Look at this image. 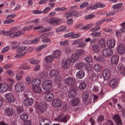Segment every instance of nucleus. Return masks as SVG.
Returning a JSON list of instances; mask_svg holds the SVG:
<instances>
[{"instance_id": "58", "label": "nucleus", "mask_w": 125, "mask_h": 125, "mask_svg": "<svg viewBox=\"0 0 125 125\" xmlns=\"http://www.w3.org/2000/svg\"><path fill=\"white\" fill-rule=\"evenodd\" d=\"M56 11H65V10H67V8L65 7H57L55 9Z\"/></svg>"}, {"instance_id": "63", "label": "nucleus", "mask_w": 125, "mask_h": 125, "mask_svg": "<svg viewBox=\"0 0 125 125\" xmlns=\"http://www.w3.org/2000/svg\"><path fill=\"white\" fill-rule=\"evenodd\" d=\"M13 65L12 64H5L3 68L5 69V70H7V69H10V68H12Z\"/></svg>"}, {"instance_id": "41", "label": "nucleus", "mask_w": 125, "mask_h": 125, "mask_svg": "<svg viewBox=\"0 0 125 125\" xmlns=\"http://www.w3.org/2000/svg\"><path fill=\"white\" fill-rule=\"evenodd\" d=\"M32 89L36 93H41L42 91V88L38 86L32 87Z\"/></svg>"}, {"instance_id": "16", "label": "nucleus", "mask_w": 125, "mask_h": 125, "mask_svg": "<svg viewBox=\"0 0 125 125\" xmlns=\"http://www.w3.org/2000/svg\"><path fill=\"white\" fill-rule=\"evenodd\" d=\"M113 120L117 125H123V122L122 121V119H121V117H120V115H119L118 114L114 115L113 117Z\"/></svg>"}, {"instance_id": "45", "label": "nucleus", "mask_w": 125, "mask_h": 125, "mask_svg": "<svg viewBox=\"0 0 125 125\" xmlns=\"http://www.w3.org/2000/svg\"><path fill=\"white\" fill-rule=\"evenodd\" d=\"M79 59V56L77 54H73L71 56V62H76Z\"/></svg>"}, {"instance_id": "4", "label": "nucleus", "mask_w": 125, "mask_h": 125, "mask_svg": "<svg viewBox=\"0 0 125 125\" xmlns=\"http://www.w3.org/2000/svg\"><path fill=\"white\" fill-rule=\"evenodd\" d=\"M70 119V116L60 115L57 118L54 119L55 122H60L61 123H67L68 120Z\"/></svg>"}, {"instance_id": "15", "label": "nucleus", "mask_w": 125, "mask_h": 125, "mask_svg": "<svg viewBox=\"0 0 125 125\" xmlns=\"http://www.w3.org/2000/svg\"><path fill=\"white\" fill-rule=\"evenodd\" d=\"M34 103V99L33 98H29L27 97L23 101V104L24 106H32Z\"/></svg>"}, {"instance_id": "6", "label": "nucleus", "mask_w": 125, "mask_h": 125, "mask_svg": "<svg viewBox=\"0 0 125 125\" xmlns=\"http://www.w3.org/2000/svg\"><path fill=\"white\" fill-rule=\"evenodd\" d=\"M16 30H17V27H13L9 31L2 30L0 31V35H3V36H10L11 37L12 35H13L14 31H16Z\"/></svg>"}, {"instance_id": "40", "label": "nucleus", "mask_w": 125, "mask_h": 125, "mask_svg": "<svg viewBox=\"0 0 125 125\" xmlns=\"http://www.w3.org/2000/svg\"><path fill=\"white\" fill-rule=\"evenodd\" d=\"M53 60V56L49 55L47 56L44 59V61L46 63H51Z\"/></svg>"}, {"instance_id": "56", "label": "nucleus", "mask_w": 125, "mask_h": 125, "mask_svg": "<svg viewBox=\"0 0 125 125\" xmlns=\"http://www.w3.org/2000/svg\"><path fill=\"white\" fill-rule=\"evenodd\" d=\"M78 46L79 47L83 48V47H85V46H86V44L84 43V42H83L82 40H81Z\"/></svg>"}, {"instance_id": "3", "label": "nucleus", "mask_w": 125, "mask_h": 125, "mask_svg": "<svg viewBox=\"0 0 125 125\" xmlns=\"http://www.w3.org/2000/svg\"><path fill=\"white\" fill-rule=\"evenodd\" d=\"M47 22L49 24L54 25V26H58V25H61L62 22H63V21L61 19L51 18L47 20Z\"/></svg>"}, {"instance_id": "2", "label": "nucleus", "mask_w": 125, "mask_h": 125, "mask_svg": "<svg viewBox=\"0 0 125 125\" xmlns=\"http://www.w3.org/2000/svg\"><path fill=\"white\" fill-rule=\"evenodd\" d=\"M42 87L44 90L48 91V90H50L51 87H52V82L49 80L44 81L42 83Z\"/></svg>"}, {"instance_id": "26", "label": "nucleus", "mask_w": 125, "mask_h": 125, "mask_svg": "<svg viewBox=\"0 0 125 125\" xmlns=\"http://www.w3.org/2000/svg\"><path fill=\"white\" fill-rule=\"evenodd\" d=\"M111 62L112 64L117 65L119 63V56L115 55L111 58Z\"/></svg>"}, {"instance_id": "51", "label": "nucleus", "mask_w": 125, "mask_h": 125, "mask_svg": "<svg viewBox=\"0 0 125 125\" xmlns=\"http://www.w3.org/2000/svg\"><path fill=\"white\" fill-rule=\"evenodd\" d=\"M26 48L27 47L26 46H22L21 47H20L17 50V53H23V51H24V50H26Z\"/></svg>"}, {"instance_id": "59", "label": "nucleus", "mask_w": 125, "mask_h": 125, "mask_svg": "<svg viewBox=\"0 0 125 125\" xmlns=\"http://www.w3.org/2000/svg\"><path fill=\"white\" fill-rule=\"evenodd\" d=\"M82 36L81 34L77 33L74 34V33L72 32V39H77L78 38H80Z\"/></svg>"}, {"instance_id": "39", "label": "nucleus", "mask_w": 125, "mask_h": 125, "mask_svg": "<svg viewBox=\"0 0 125 125\" xmlns=\"http://www.w3.org/2000/svg\"><path fill=\"white\" fill-rule=\"evenodd\" d=\"M29 50H26L23 53H18L19 54H17L15 57V58H20L21 57H23V56H25L27 53H29Z\"/></svg>"}, {"instance_id": "9", "label": "nucleus", "mask_w": 125, "mask_h": 125, "mask_svg": "<svg viewBox=\"0 0 125 125\" xmlns=\"http://www.w3.org/2000/svg\"><path fill=\"white\" fill-rule=\"evenodd\" d=\"M5 99L6 101L10 103H14L15 102V98L12 95L11 93H8L5 95Z\"/></svg>"}, {"instance_id": "60", "label": "nucleus", "mask_w": 125, "mask_h": 125, "mask_svg": "<svg viewBox=\"0 0 125 125\" xmlns=\"http://www.w3.org/2000/svg\"><path fill=\"white\" fill-rule=\"evenodd\" d=\"M65 52L67 55H69V54H70L71 52H72V50L69 47H66L65 49Z\"/></svg>"}, {"instance_id": "53", "label": "nucleus", "mask_w": 125, "mask_h": 125, "mask_svg": "<svg viewBox=\"0 0 125 125\" xmlns=\"http://www.w3.org/2000/svg\"><path fill=\"white\" fill-rule=\"evenodd\" d=\"M64 17L66 18V20L71 19V18H73V16L71 14L70 12H68L64 14Z\"/></svg>"}, {"instance_id": "22", "label": "nucleus", "mask_w": 125, "mask_h": 125, "mask_svg": "<svg viewBox=\"0 0 125 125\" xmlns=\"http://www.w3.org/2000/svg\"><path fill=\"white\" fill-rule=\"evenodd\" d=\"M107 45L109 48H114L116 45V40L115 39H110L107 42Z\"/></svg>"}, {"instance_id": "57", "label": "nucleus", "mask_w": 125, "mask_h": 125, "mask_svg": "<svg viewBox=\"0 0 125 125\" xmlns=\"http://www.w3.org/2000/svg\"><path fill=\"white\" fill-rule=\"evenodd\" d=\"M91 36H92V37H100L101 36V33L99 32L92 33H91Z\"/></svg>"}, {"instance_id": "42", "label": "nucleus", "mask_w": 125, "mask_h": 125, "mask_svg": "<svg viewBox=\"0 0 125 125\" xmlns=\"http://www.w3.org/2000/svg\"><path fill=\"white\" fill-rule=\"evenodd\" d=\"M79 86L80 89H81V90L85 89V88H86V83L84 82H80Z\"/></svg>"}, {"instance_id": "25", "label": "nucleus", "mask_w": 125, "mask_h": 125, "mask_svg": "<svg viewBox=\"0 0 125 125\" xmlns=\"http://www.w3.org/2000/svg\"><path fill=\"white\" fill-rule=\"evenodd\" d=\"M118 52L119 54H124L125 53V47L123 44H120L118 46Z\"/></svg>"}, {"instance_id": "35", "label": "nucleus", "mask_w": 125, "mask_h": 125, "mask_svg": "<svg viewBox=\"0 0 125 125\" xmlns=\"http://www.w3.org/2000/svg\"><path fill=\"white\" fill-rule=\"evenodd\" d=\"M84 66V64H83V62H78L75 64V67L76 69H77L78 70H81V69H83Z\"/></svg>"}, {"instance_id": "30", "label": "nucleus", "mask_w": 125, "mask_h": 125, "mask_svg": "<svg viewBox=\"0 0 125 125\" xmlns=\"http://www.w3.org/2000/svg\"><path fill=\"white\" fill-rule=\"evenodd\" d=\"M123 6V3H119L116 4L113 6V8L114 11H116L117 12L121 11L119 8H121Z\"/></svg>"}, {"instance_id": "49", "label": "nucleus", "mask_w": 125, "mask_h": 125, "mask_svg": "<svg viewBox=\"0 0 125 125\" xmlns=\"http://www.w3.org/2000/svg\"><path fill=\"white\" fill-rule=\"evenodd\" d=\"M54 82L57 83H60V82H62V77L58 76V75H56L55 76V78L54 79Z\"/></svg>"}, {"instance_id": "44", "label": "nucleus", "mask_w": 125, "mask_h": 125, "mask_svg": "<svg viewBox=\"0 0 125 125\" xmlns=\"http://www.w3.org/2000/svg\"><path fill=\"white\" fill-rule=\"evenodd\" d=\"M76 52L79 56H82V55H84L85 54V51L83 49H77Z\"/></svg>"}, {"instance_id": "34", "label": "nucleus", "mask_w": 125, "mask_h": 125, "mask_svg": "<svg viewBox=\"0 0 125 125\" xmlns=\"http://www.w3.org/2000/svg\"><path fill=\"white\" fill-rule=\"evenodd\" d=\"M20 68L22 70H29V69H30L31 66H30V65H29L27 63L24 62L21 64Z\"/></svg>"}, {"instance_id": "7", "label": "nucleus", "mask_w": 125, "mask_h": 125, "mask_svg": "<svg viewBox=\"0 0 125 125\" xmlns=\"http://www.w3.org/2000/svg\"><path fill=\"white\" fill-rule=\"evenodd\" d=\"M71 64V59H67V60L64 59L62 61V65L63 69L67 70L70 67Z\"/></svg>"}, {"instance_id": "20", "label": "nucleus", "mask_w": 125, "mask_h": 125, "mask_svg": "<svg viewBox=\"0 0 125 125\" xmlns=\"http://www.w3.org/2000/svg\"><path fill=\"white\" fill-rule=\"evenodd\" d=\"M24 34H25V31H24V30H20L18 31H16V32H15L13 35L11 36H10V38H11L12 39H13L14 38H16L17 37H20V36H22V35H24Z\"/></svg>"}, {"instance_id": "10", "label": "nucleus", "mask_w": 125, "mask_h": 125, "mask_svg": "<svg viewBox=\"0 0 125 125\" xmlns=\"http://www.w3.org/2000/svg\"><path fill=\"white\" fill-rule=\"evenodd\" d=\"M98 7L99 8H102L103 7H105V5L101 3H97L92 6H88L86 8V10H90V9H92V10L97 9V8H98Z\"/></svg>"}, {"instance_id": "18", "label": "nucleus", "mask_w": 125, "mask_h": 125, "mask_svg": "<svg viewBox=\"0 0 125 125\" xmlns=\"http://www.w3.org/2000/svg\"><path fill=\"white\" fill-rule=\"evenodd\" d=\"M44 99L45 101H47L48 102L52 101V100L54 99V94L51 93H47L44 97Z\"/></svg>"}, {"instance_id": "1", "label": "nucleus", "mask_w": 125, "mask_h": 125, "mask_svg": "<svg viewBox=\"0 0 125 125\" xmlns=\"http://www.w3.org/2000/svg\"><path fill=\"white\" fill-rule=\"evenodd\" d=\"M82 100L84 104L87 105L91 103L92 99L91 98V97H89V94H88V92L86 91L84 92L82 95Z\"/></svg>"}, {"instance_id": "32", "label": "nucleus", "mask_w": 125, "mask_h": 125, "mask_svg": "<svg viewBox=\"0 0 125 125\" xmlns=\"http://www.w3.org/2000/svg\"><path fill=\"white\" fill-rule=\"evenodd\" d=\"M42 83V82H41V80L38 79H34L33 80L32 82V84L34 86H39Z\"/></svg>"}, {"instance_id": "19", "label": "nucleus", "mask_w": 125, "mask_h": 125, "mask_svg": "<svg viewBox=\"0 0 125 125\" xmlns=\"http://www.w3.org/2000/svg\"><path fill=\"white\" fill-rule=\"evenodd\" d=\"M41 29H42V33H43V32H49V31H50V30H51L52 28H51V27H48L44 28L43 26H42V25L35 26L33 28V30H40Z\"/></svg>"}, {"instance_id": "62", "label": "nucleus", "mask_w": 125, "mask_h": 125, "mask_svg": "<svg viewBox=\"0 0 125 125\" xmlns=\"http://www.w3.org/2000/svg\"><path fill=\"white\" fill-rule=\"evenodd\" d=\"M10 49V47L9 46H6L4 47L1 50V53L3 54V53H5V52H7V51H8V50H9Z\"/></svg>"}, {"instance_id": "27", "label": "nucleus", "mask_w": 125, "mask_h": 125, "mask_svg": "<svg viewBox=\"0 0 125 125\" xmlns=\"http://www.w3.org/2000/svg\"><path fill=\"white\" fill-rule=\"evenodd\" d=\"M118 68L119 69L120 74L122 75H125V67L123 65V64L120 63L118 65Z\"/></svg>"}, {"instance_id": "61", "label": "nucleus", "mask_w": 125, "mask_h": 125, "mask_svg": "<svg viewBox=\"0 0 125 125\" xmlns=\"http://www.w3.org/2000/svg\"><path fill=\"white\" fill-rule=\"evenodd\" d=\"M105 21H106V20H100L98 21H97L95 25L96 26H100V25H102V24H103V22H105Z\"/></svg>"}, {"instance_id": "12", "label": "nucleus", "mask_w": 125, "mask_h": 125, "mask_svg": "<svg viewBox=\"0 0 125 125\" xmlns=\"http://www.w3.org/2000/svg\"><path fill=\"white\" fill-rule=\"evenodd\" d=\"M65 83L68 85H74L76 83V80L73 77H68L65 79Z\"/></svg>"}, {"instance_id": "23", "label": "nucleus", "mask_w": 125, "mask_h": 125, "mask_svg": "<svg viewBox=\"0 0 125 125\" xmlns=\"http://www.w3.org/2000/svg\"><path fill=\"white\" fill-rule=\"evenodd\" d=\"M4 109L7 116H10L13 115V109H12V108H10V107L8 106H5L4 107Z\"/></svg>"}, {"instance_id": "55", "label": "nucleus", "mask_w": 125, "mask_h": 125, "mask_svg": "<svg viewBox=\"0 0 125 125\" xmlns=\"http://www.w3.org/2000/svg\"><path fill=\"white\" fill-rule=\"evenodd\" d=\"M33 25H29L28 26H25L23 27L22 31H24V33H25L26 31H30V30H32L33 29Z\"/></svg>"}, {"instance_id": "13", "label": "nucleus", "mask_w": 125, "mask_h": 125, "mask_svg": "<svg viewBox=\"0 0 125 125\" xmlns=\"http://www.w3.org/2000/svg\"><path fill=\"white\" fill-rule=\"evenodd\" d=\"M102 53L104 57H109L113 55V50L109 48H106L103 50Z\"/></svg>"}, {"instance_id": "37", "label": "nucleus", "mask_w": 125, "mask_h": 125, "mask_svg": "<svg viewBox=\"0 0 125 125\" xmlns=\"http://www.w3.org/2000/svg\"><path fill=\"white\" fill-rule=\"evenodd\" d=\"M53 55L55 58H59L61 56V51L59 50H56L53 52Z\"/></svg>"}, {"instance_id": "14", "label": "nucleus", "mask_w": 125, "mask_h": 125, "mask_svg": "<svg viewBox=\"0 0 125 125\" xmlns=\"http://www.w3.org/2000/svg\"><path fill=\"white\" fill-rule=\"evenodd\" d=\"M52 106L56 108H59L62 106V101L58 99H54L52 103Z\"/></svg>"}, {"instance_id": "46", "label": "nucleus", "mask_w": 125, "mask_h": 125, "mask_svg": "<svg viewBox=\"0 0 125 125\" xmlns=\"http://www.w3.org/2000/svg\"><path fill=\"white\" fill-rule=\"evenodd\" d=\"M11 43L13 46L12 49H17V48L19 46V44L20 43L19 42H11Z\"/></svg>"}, {"instance_id": "52", "label": "nucleus", "mask_w": 125, "mask_h": 125, "mask_svg": "<svg viewBox=\"0 0 125 125\" xmlns=\"http://www.w3.org/2000/svg\"><path fill=\"white\" fill-rule=\"evenodd\" d=\"M28 118H29V116L26 113H23L21 115V119L22 121H27Z\"/></svg>"}, {"instance_id": "24", "label": "nucleus", "mask_w": 125, "mask_h": 125, "mask_svg": "<svg viewBox=\"0 0 125 125\" xmlns=\"http://www.w3.org/2000/svg\"><path fill=\"white\" fill-rule=\"evenodd\" d=\"M8 89V85L7 83H3L1 84L0 87V92L1 93H4V92H6Z\"/></svg>"}, {"instance_id": "8", "label": "nucleus", "mask_w": 125, "mask_h": 125, "mask_svg": "<svg viewBox=\"0 0 125 125\" xmlns=\"http://www.w3.org/2000/svg\"><path fill=\"white\" fill-rule=\"evenodd\" d=\"M46 103L45 102H43L42 103H40L39 105H36L37 106V109L39 110V111L41 113H44L46 111Z\"/></svg>"}, {"instance_id": "31", "label": "nucleus", "mask_w": 125, "mask_h": 125, "mask_svg": "<svg viewBox=\"0 0 125 125\" xmlns=\"http://www.w3.org/2000/svg\"><path fill=\"white\" fill-rule=\"evenodd\" d=\"M85 74L84 73V71L83 70H80L76 74V77L77 79H83L85 76Z\"/></svg>"}, {"instance_id": "43", "label": "nucleus", "mask_w": 125, "mask_h": 125, "mask_svg": "<svg viewBox=\"0 0 125 125\" xmlns=\"http://www.w3.org/2000/svg\"><path fill=\"white\" fill-rule=\"evenodd\" d=\"M92 49L94 52L97 53L100 51V47L97 44H94L92 46Z\"/></svg>"}, {"instance_id": "36", "label": "nucleus", "mask_w": 125, "mask_h": 125, "mask_svg": "<svg viewBox=\"0 0 125 125\" xmlns=\"http://www.w3.org/2000/svg\"><path fill=\"white\" fill-rule=\"evenodd\" d=\"M93 57L96 61H98V62H100L101 63H104V62H105V59H104L102 57H96V56L94 55Z\"/></svg>"}, {"instance_id": "21", "label": "nucleus", "mask_w": 125, "mask_h": 125, "mask_svg": "<svg viewBox=\"0 0 125 125\" xmlns=\"http://www.w3.org/2000/svg\"><path fill=\"white\" fill-rule=\"evenodd\" d=\"M111 74V71L108 69H105L103 72V76L104 79L108 80L110 78V74Z\"/></svg>"}, {"instance_id": "64", "label": "nucleus", "mask_w": 125, "mask_h": 125, "mask_svg": "<svg viewBox=\"0 0 125 125\" xmlns=\"http://www.w3.org/2000/svg\"><path fill=\"white\" fill-rule=\"evenodd\" d=\"M85 68H86V70H87V71H91L92 70V65H91V64L88 63V64H87L85 66Z\"/></svg>"}, {"instance_id": "48", "label": "nucleus", "mask_w": 125, "mask_h": 125, "mask_svg": "<svg viewBox=\"0 0 125 125\" xmlns=\"http://www.w3.org/2000/svg\"><path fill=\"white\" fill-rule=\"evenodd\" d=\"M101 65H99V64H95L94 66V69L96 72L98 73L101 71Z\"/></svg>"}, {"instance_id": "5", "label": "nucleus", "mask_w": 125, "mask_h": 125, "mask_svg": "<svg viewBox=\"0 0 125 125\" xmlns=\"http://www.w3.org/2000/svg\"><path fill=\"white\" fill-rule=\"evenodd\" d=\"M16 91L17 92H22L25 90V85L22 82H19L15 85Z\"/></svg>"}, {"instance_id": "50", "label": "nucleus", "mask_w": 125, "mask_h": 125, "mask_svg": "<svg viewBox=\"0 0 125 125\" xmlns=\"http://www.w3.org/2000/svg\"><path fill=\"white\" fill-rule=\"evenodd\" d=\"M66 29H67L66 26H61L56 30V33H61V32H64Z\"/></svg>"}, {"instance_id": "47", "label": "nucleus", "mask_w": 125, "mask_h": 125, "mask_svg": "<svg viewBox=\"0 0 125 125\" xmlns=\"http://www.w3.org/2000/svg\"><path fill=\"white\" fill-rule=\"evenodd\" d=\"M58 74H59V72L56 69H53L50 71V75L52 76V77L58 76Z\"/></svg>"}, {"instance_id": "11", "label": "nucleus", "mask_w": 125, "mask_h": 125, "mask_svg": "<svg viewBox=\"0 0 125 125\" xmlns=\"http://www.w3.org/2000/svg\"><path fill=\"white\" fill-rule=\"evenodd\" d=\"M51 10V8L50 7H47L43 11L41 10H35L33 11L34 14H46L48 12H49Z\"/></svg>"}, {"instance_id": "38", "label": "nucleus", "mask_w": 125, "mask_h": 125, "mask_svg": "<svg viewBox=\"0 0 125 125\" xmlns=\"http://www.w3.org/2000/svg\"><path fill=\"white\" fill-rule=\"evenodd\" d=\"M99 45L101 48H104L106 46V41L104 39H101L99 41Z\"/></svg>"}, {"instance_id": "54", "label": "nucleus", "mask_w": 125, "mask_h": 125, "mask_svg": "<svg viewBox=\"0 0 125 125\" xmlns=\"http://www.w3.org/2000/svg\"><path fill=\"white\" fill-rule=\"evenodd\" d=\"M22 78L23 76L20 73H17L16 75V80L17 82H19V81H21L22 80Z\"/></svg>"}, {"instance_id": "29", "label": "nucleus", "mask_w": 125, "mask_h": 125, "mask_svg": "<svg viewBox=\"0 0 125 125\" xmlns=\"http://www.w3.org/2000/svg\"><path fill=\"white\" fill-rule=\"evenodd\" d=\"M40 124L41 125H49L50 124V120L48 119H46L45 118H43L42 119H40L39 120Z\"/></svg>"}, {"instance_id": "17", "label": "nucleus", "mask_w": 125, "mask_h": 125, "mask_svg": "<svg viewBox=\"0 0 125 125\" xmlns=\"http://www.w3.org/2000/svg\"><path fill=\"white\" fill-rule=\"evenodd\" d=\"M119 83V80L117 79H113L110 81L109 83V86L112 88H117Z\"/></svg>"}, {"instance_id": "28", "label": "nucleus", "mask_w": 125, "mask_h": 125, "mask_svg": "<svg viewBox=\"0 0 125 125\" xmlns=\"http://www.w3.org/2000/svg\"><path fill=\"white\" fill-rule=\"evenodd\" d=\"M71 105L74 107H77L80 104V100L78 98H74L71 100Z\"/></svg>"}, {"instance_id": "33", "label": "nucleus", "mask_w": 125, "mask_h": 125, "mask_svg": "<svg viewBox=\"0 0 125 125\" xmlns=\"http://www.w3.org/2000/svg\"><path fill=\"white\" fill-rule=\"evenodd\" d=\"M76 95L77 92L74 89L69 90V92L68 93V97L69 98H74V97H76Z\"/></svg>"}]
</instances>
